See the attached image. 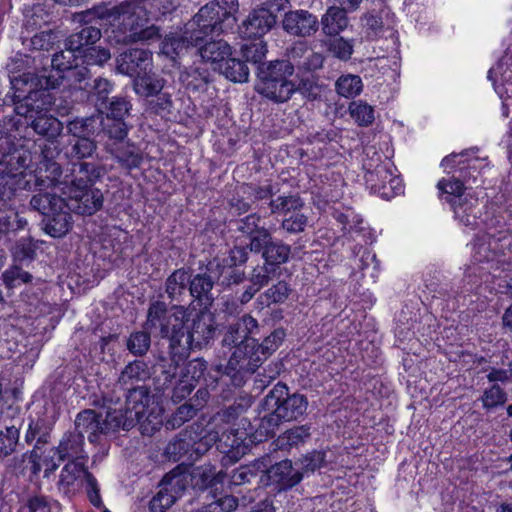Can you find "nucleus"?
Masks as SVG:
<instances>
[{
  "label": "nucleus",
  "mask_w": 512,
  "mask_h": 512,
  "mask_svg": "<svg viewBox=\"0 0 512 512\" xmlns=\"http://www.w3.org/2000/svg\"><path fill=\"white\" fill-rule=\"evenodd\" d=\"M295 65L289 60L276 59L265 61L257 66L258 82L255 90L268 100L280 104L290 100V91Z\"/></svg>",
  "instance_id": "6e6552de"
},
{
  "label": "nucleus",
  "mask_w": 512,
  "mask_h": 512,
  "mask_svg": "<svg viewBox=\"0 0 512 512\" xmlns=\"http://www.w3.org/2000/svg\"><path fill=\"white\" fill-rule=\"evenodd\" d=\"M271 212L282 216L281 224H306L307 217L301 212L304 202L299 195L279 196L270 202Z\"/></svg>",
  "instance_id": "4be33fe9"
},
{
  "label": "nucleus",
  "mask_w": 512,
  "mask_h": 512,
  "mask_svg": "<svg viewBox=\"0 0 512 512\" xmlns=\"http://www.w3.org/2000/svg\"><path fill=\"white\" fill-rule=\"evenodd\" d=\"M102 37L100 27L96 25L82 26L81 29L69 35L64 41V47L75 54L88 46L96 44Z\"/></svg>",
  "instance_id": "72a5a7b5"
},
{
  "label": "nucleus",
  "mask_w": 512,
  "mask_h": 512,
  "mask_svg": "<svg viewBox=\"0 0 512 512\" xmlns=\"http://www.w3.org/2000/svg\"><path fill=\"white\" fill-rule=\"evenodd\" d=\"M179 80L186 90L192 92L205 90L207 84L212 81L207 69L192 66L180 73Z\"/></svg>",
  "instance_id": "a18cd8bd"
},
{
  "label": "nucleus",
  "mask_w": 512,
  "mask_h": 512,
  "mask_svg": "<svg viewBox=\"0 0 512 512\" xmlns=\"http://www.w3.org/2000/svg\"><path fill=\"white\" fill-rule=\"evenodd\" d=\"M87 460L88 458L67 459L68 462L63 466L58 481V488L65 495L74 494L75 482L84 477V471H89L86 466Z\"/></svg>",
  "instance_id": "2f4dec72"
},
{
  "label": "nucleus",
  "mask_w": 512,
  "mask_h": 512,
  "mask_svg": "<svg viewBox=\"0 0 512 512\" xmlns=\"http://www.w3.org/2000/svg\"><path fill=\"white\" fill-rule=\"evenodd\" d=\"M24 267H26V265L12 262L9 268L2 273L1 279L7 288L13 289L22 284L27 285L34 280V276L28 271H25Z\"/></svg>",
  "instance_id": "bf43d9fd"
},
{
  "label": "nucleus",
  "mask_w": 512,
  "mask_h": 512,
  "mask_svg": "<svg viewBox=\"0 0 512 512\" xmlns=\"http://www.w3.org/2000/svg\"><path fill=\"white\" fill-rule=\"evenodd\" d=\"M133 104L127 95L112 96L111 100L99 110L107 119L128 120L132 116Z\"/></svg>",
  "instance_id": "c03bdc74"
},
{
  "label": "nucleus",
  "mask_w": 512,
  "mask_h": 512,
  "mask_svg": "<svg viewBox=\"0 0 512 512\" xmlns=\"http://www.w3.org/2000/svg\"><path fill=\"white\" fill-rule=\"evenodd\" d=\"M277 24V16L269 8L261 6L252 10L249 16L238 26L242 39H259Z\"/></svg>",
  "instance_id": "6ab92c4d"
},
{
  "label": "nucleus",
  "mask_w": 512,
  "mask_h": 512,
  "mask_svg": "<svg viewBox=\"0 0 512 512\" xmlns=\"http://www.w3.org/2000/svg\"><path fill=\"white\" fill-rule=\"evenodd\" d=\"M56 418L49 415L47 411L37 415L36 418H29V424L25 433V442L31 444L35 441L34 447L42 449L51 441V433L54 429Z\"/></svg>",
  "instance_id": "b1692460"
},
{
  "label": "nucleus",
  "mask_w": 512,
  "mask_h": 512,
  "mask_svg": "<svg viewBox=\"0 0 512 512\" xmlns=\"http://www.w3.org/2000/svg\"><path fill=\"white\" fill-rule=\"evenodd\" d=\"M71 57L73 56L67 58L63 51L56 52L50 59L49 67L43 66L37 72L28 71L22 80H17L15 83L20 86L30 84L48 92L57 89L63 84L66 73L72 71Z\"/></svg>",
  "instance_id": "9b49d317"
},
{
  "label": "nucleus",
  "mask_w": 512,
  "mask_h": 512,
  "mask_svg": "<svg viewBox=\"0 0 512 512\" xmlns=\"http://www.w3.org/2000/svg\"><path fill=\"white\" fill-rule=\"evenodd\" d=\"M165 409L161 400L145 410L143 417L139 418V430L144 436H153L161 429L164 422Z\"/></svg>",
  "instance_id": "a19ab883"
},
{
  "label": "nucleus",
  "mask_w": 512,
  "mask_h": 512,
  "mask_svg": "<svg viewBox=\"0 0 512 512\" xmlns=\"http://www.w3.org/2000/svg\"><path fill=\"white\" fill-rule=\"evenodd\" d=\"M189 276V296L193 298L192 302L196 301L200 308H214L215 298L212 293L214 281L211 276L206 273L193 274L190 267Z\"/></svg>",
  "instance_id": "393cba45"
},
{
  "label": "nucleus",
  "mask_w": 512,
  "mask_h": 512,
  "mask_svg": "<svg viewBox=\"0 0 512 512\" xmlns=\"http://www.w3.org/2000/svg\"><path fill=\"white\" fill-rule=\"evenodd\" d=\"M151 334L146 329L132 332L126 338V349L136 357H143L151 347Z\"/></svg>",
  "instance_id": "4d7b16f0"
},
{
  "label": "nucleus",
  "mask_w": 512,
  "mask_h": 512,
  "mask_svg": "<svg viewBox=\"0 0 512 512\" xmlns=\"http://www.w3.org/2000/svg\"><path fill=\"white\" fill-rule=\"evenodd\" d=\"M72 56L75 59L80 58L82 64L99 67H104L112 57L109 48L97 46L96 44L88 46L85 50L82 49L81 51L72 54Z\"/></svg>",
  "instance_id": "603ef678"
},
{
  "label": "nucleus",
  "mask_w": 512,
  "mask_h": 512,
  "mask_svg": "<svg viewBox=\"0 0 512 512\" xmlns=\"http://www.w3.org/2000/svg\"><path fill=\"white\" fill-rule=\"evenodd\" d=\"M132 4L127 0L122 1L117 5L110 6V3L102 1L101 3L92 7L93 13L96 16L98 23L119 20L122 15L127 13L126 8Z\"/></svg>",
  "instance_id": "6e6d98bb"
},
{
  "label": "nucleus",
  "mask_w": 512,
  "mask_h": 512,
  "mask_svg": "<svg viewBox=\"0 0 512 512\" xmlns=\"http://www.w3.org/2000/svg\"><path fill=\"white\" fill-rule=\"evenodd\" d=\"M99 121L101 122V132L103 131L109 139L117 142H121L127 137L131 127L124 119L116 120L104 117L103 119L99 118Z\"/></svg>",
  "instance_id": "774afa93"
},
{
  "label": "nucleus",
  "mask_w": 512,
  "mask_h": 512,
  "mask_svg": "<svg viewBox=\"0 0 512 512\" xmlns=\"http://www.w3.org/2000/svg\"><path fill=\"white\" fill-rule=\"evenodd\" d=\"M249 68L247 62L239 55L233 56L232 46L226 43V79L235 83L247 82Z\"/></svg>",
  "instance_id": "09e8293b"
},
{
  "label": "nucleus",
  "mask_w": 512,
  "mask_h": 512,
  "mask_svg": "<svg viewBox=\"0 0 512 512\" xmlns=\"http://www.w3.org/2000/svg\"><path fill=\"white\" fill-rule=\"evenodd\" d=\"M189 267L174 270L165 280L164 288L169 304H180L189 295Z\"/></svg>",
  "instance_id": "c85d7f7f"
},
{
  "label": "nucleus",
  "mask_w": 512,
  "mask_h": 512,
  "mask_svg": "<svg viewBox=\"0 0 512 512\" xmlns=\"http://www.w3.org/2000/svg\"><path fill=\"white\" fill-rule=\"evenodd\" d=\"M480 401L482 402L483 409L492 411L506 404L508 394L499 384H492L483 391Z\"/></svg>",
  "instance_id": "69168bd1"
},
{
  "label": "nucleus",
  "mask_w": 512,
  "mask_h": 512,
  "mask_svg": "<svg viewBox=\"0 0 512 512\" xmlns=\"http://www.w3.org/2000/svg\"><path fill=\"white\" fill-rule=\"evenodd\" d=\"M41 244L44 241L35 240L31 236L17 239L9 248L12 262L28 267L36 259Z\"/></svg>",
  "instance_id": "473e14b6"
},
{
  "label": "nucleus",
  "mask_w": 512,
  "mask_h": 512,
  "mask_svg": "<svg viewBox=\"0 0 512 512\" xmlns=\"http://www.w3.org/2000/svg\"><path fill=\"white\" fill-rule=\"evenodd\" d=\"M40 90L43 94L33 98L28 96L24 104L17 106L16 116L7 115L0 120V140L8 144L14 152L26 154V162L29 164L32 162V151L29 147L32 141L31 132L53 144L65 129V123L49 113L46 107L53 103V97L48 91Z\"/></svg>",
  "instance_id": "f257e3e1"
},
{
  "label": "nucleus",
  "mask_w": 512,
  "mask_h": 512,
  "mask_svg": "<svg viewBox=\"0 0 512 512\" xmlns=\"http://www.w3.org/2000/svg\"><path fill=\"white\" fill-rule=\"evenodd\" d=\"M248 246L235 245L226 258V286L239 284L245 279L244 267L248 260Z\"/></svg>",
  "instance_id": "7c9ffc66"
},
{
  "label": "nucleus",
  "mask_w": 512,
  "mask_h": 512,
  "mask_svg": "<svg viewBox=\"0 0 512 512\" xmlns=\"http://www.w3.org/2000/svg\"><path fill=\"white\" fill-rule=\"evenodd\" d=\"M227 322L226 345L243 343L251 339L252 329L257 327V321L248 314L243 315L241 318L232 317Z\"/></svg>",
  "instance_id": "f704fd0d"
},
{
  "label": "nucleus",
  "mask_w": 512,
  "mask_h": 512,
  "mask_svg": "<svg viewBox=\"0 0 512 512\" xmlns=\"http://www.w3.org/2000/svg\"><path fill=\"white\" fill-rule=\"evenodd\" d=\"M163 298L164 294L161 292L157 297L150 298L143 328L161 339L168 340V353L174 360L179 346L181 347L184 318L190 306L169 304Z\"/></svg>",
  "instance_id": "39448f33"
},
{
  "label": "nucleus",
  "mask_w": 512,
  "mask_h": 512,
  "mask_svg": "<svg viewBox=\"0 0 512 512\" xmlns=\"http://www.w3.org/2000/svg\"><path fill=\"white\" fill-rule=\"evenodd\" d=\"M230 463L229 460L226 459V464ZM231 464H233L231 462ZM261 464L263 461L261 459L256 460L252 464L241 465L237 468H234L231 472L226 470V478H228V489L232 493L242 494V491H236V487L249 483L252 478H255L258 472H261Z\"/></svg>",
  "instance_id": "ea45409f"
},
{
  "label": "nucleus",
  "mask_w": 512,
  "mask_h": 512,
  "mask_svg": "<svg viewBox=\"0 0 512 512\" xmlns=\"http://www.w3.org/2000/svg\"><path fill=\"white\" fill-rule=\"evenodd\" d=\"M281 26L288 35L299 39L313 37L320 29L317 15L306 9L285 12Z\"/></svg>",
  "instance_id": "f3484780"
},
{
  "label": "nucleus",
  "mask_w": 512,
  "mask_h": 512,
  "mask_svg": "<svg viewBox=\"0 0 512 512\" xmlns=\"http://www.w3.org/2000/svg\"><path fill=\"white\" fill-rule=\"evenodd\" d=\"M388 176V169L382 165H377L373 171H368L365 175L366 183L370 184L371 190L386 200L395 197L393 188L389 186V180L386 181Z\"/></svg>",
  "instance_id": "79ce46f5"
},
{
  "label": "nucleus",
  "mask_w": 512,
  "mask_h": 512,
  "mask_svg": "<svg viewBox=\"0 0 512 512\" xmlns=\"http://www.w3.org/2000/svg\"><path fill=\"white\" fill-rule=\"evenodd\" d=\"M113 89L114 83L111 80L100 76L94 79L90 97L98 111L111 100L110 94Z\"/></svg>",
  "instance_id": "680f3d73"
},
{
  "label": "nucleus",
  "mask_w": 512,
  "mask_h": 512,
  "mask_svg": "<svg viewBox=\"0 0 512 512\" xmlns=\"http://www.w3.org/2000/svg\"><path fill=\"white\" fill-rule=\"evenodd\" d=\"M201 423L204 425V435L192 430L194 460L197 461L201 456L207 453L213 445L217 450L221 447V438L224 435V407H218L214 411L207 410L201 415Z\"/></svg>",
  "instance_id": "ddd939ff"
},
{
  "label": "nucleus",
  "mask_w": 512,
  "mask_h": 512,
  "mask_svg": "<svg viewBox=\"0 0 512 512\" xmlns=\"http://www.w3.org/2000/svg\"><path fill=\"white\" fill-rule=\"evenodd\" d=\"M224 0H214L201 7L197 14L185 26L187 33L200 36V44L204 45L209 35L219 37L224 32V13L220 14Z\"/></svg>",
  "instance_id": "2eb2a0df"
},
{
  "label": "nucleus",
  "mask_w": 512,
  "mask_h": 512,
  "mask_svg": "<svg viewBox=\"0 0 512 512\" xmlns=\"http://www.w3.org/2000/svg\"><path fill=\"white\" fill-rule=\"evenodd\" d=\"M189 476L190 485L194 490H210L207 497L211 496L215 489L221 490L224 482V470L217 472L216 466L211 463L193 467Z\"/></svg>",
  "instance_id": "5701e85b"
},
{
  "label": "nucleus",
  "mask_w": 512,
  "mask_h": 512,
  "mask_svg": "<svg viewBox=\"0 0 512 512\" xmlns=\"http://www.w3.org/2000/svg\"><path fill=\"white\" fill-rule=\"evenodd\" d=\"M8 144L0 140V200H11L17 190H30V180H26V170L30 164L25 156L18 155ZM24 155V153H22ZM12 216L17 214L11 210L0 207V224H11Z\"/></svg>",
  "instance_id": "0eeeda50"
},
{
  "label": "nucleus",
  "mask_w": 512,
  "mask_h": 512,
  "mask_svg": "<svg viewBox=\"0 0 512 512\" xmlns=\"http://www.w3.org/2000/svg\"><path fill=\"white\" fill-rule=\"evenodd\" d=\"M323 46L326 48L334 58L348 62L354 53L355 40L346 39L340 35L329 36L328 39L322 41Z\"/></svg>",
  "instance_id": "3c124183"
},
{
  "label": "nucleus",
  "mask_w": 512,
  "mask_h": 512,
  "mask_svg": "<svg viewBox=\"0 0 512 512\" xmlns=\"http://www.w3.org/2000/svg\"><path fill=\"white\" fill-rule=\"evenodd\" d=\"M29 176L31 189L43 191L48 188H56L62 192L65 184L68 185V176L63 178V168L52 156L51 148L48 145L41 147L39 161L35 169L27 173Z\"/></svg>",
  "instance_id": "f8f14e48"
},
{
  "label": "nucleus",
  "mask_w": 512,
  "mask_h": 512,
  "mask_svg": "<svg viewBox=\"0 0 512 512\" xmlns=\"http://www.w3.org/2000/svg\"><path fill=\"white\" fill-rule=\"evenodd\" d=\"M193 443L192 429H185L167 444L164 454L174 462L181 461L183 464H192L195 462Z\"/></svg>",
  "instance_id": "a878e982"
},
{
  "label": "nucleus",
  "mask_w": 512,
  "mask_h": 512,
  "mask_svg": "<svg viewBox=\"0 0 512 512\" xmlns=\"http://www.w3.org/2000/svg\"><path fill=\"white\" fill-rule=\"evenodd\" d=\"M477 199L469 194L458 195V198L449 200L455 219L463 224H474Z\"/></svg>",
  "instance_id": "de8ad7c7"
},
{
  "label": "nucleus",
  "mask_w": 512,
  "mask_h": 512,
  "mask_svg": "<svg viewBox=\"0 0 512 512\" xmlns=\"http://www.w3.org/2000/svg\"><path fill=\"white\" fill-rule=\"evenodd\" d=\"M290 253L291 249L289 245L272 240L262 254V257L265 260L264 265L269 266L276 271L281 264L288 261Z\"/></svg>",
  "instance_id": "5fc2aeb1"
},
{
  "label": "nucleus",
  "mask_w": 512,
  "mask_h": 512,
  "mask_svg": "<svg viewBox=\"0 0 512 512\" xmlns=\"http://www.w3.org/2000/svg\"><path fill=\"white\" fill-rule=\"evenodd\" d=\"M30 205L33 210L38 211L42 216L44 223L51 224H72V209L66 200L55 193H38L30 200Z\"/></svg>",
  "instance_id": "dca6fc26"
},
{
  "label": "nucleus",
  "mask_w": 512,
  "mask_h": 512,
  "mask_svg": "<svg viewBox=\"0 0 512 512\" xmlns=\"http://www.w3.org/2000/svg\"><path fill=\"white\" fill-rule=\"evenodd\" d=\"M477 199L469 194L458 195V198L449 200L455 219L463 224H474Z\"/></svg>",
  "instance_id": "49530a36"
},
{
  "label": "nucleus",
  "mask_w": 512,
  "mask_h": 512,
  "mask_svg": "<svg viewBox=\"0 0 512 512\" xmlns=\"http://www.w3.org/2000/svg\"><path fill=\"white\" fill-rule=\"evenodd\" d=\"M161 400L157 393H151L150 387L146 385H136L126 388L125 407L128 410L140 412L139 417H143L145 410Z\"/></svg>",
  "instance_id": "cd10ccee"
},
{
  "label": "nucleus",
  "mask_w": 512,
  "mask_h": 512,
  "mask_svg": "<svg viewBox=\"0 0 512 512\" xmlns=\"http://www.w3.org/2000/svg\"><path fill=\"white\" fill-rule=\"evenodd\" d=\"M311 428V424H303L286 430L275 440L276 448L286 452L298 449L311 438Z\"/></svg>",
  "instance_id": "4c0bfd02"
},
{
  "label": "nucleus",
  "mask_w": 512,
  "mask_h": 512,
  "mask_svg": "<svg viewBox=\"0 0 512 512\" xmlns=\"http://www.w3.org/2000/svg\"><path fill=\"white\" fill-rule=\"evenodd\" d=\"M165 84L166 80L154 72L153 68L132 79L135 94L143 100L161 92Z\"/></svg>",
  "instance_id": "e433bc0d"
},
{
  "label": "nucleus",
  "mask_w": 512,
  "mask_h": 512,
  "mask_svg": "<svg viewBox=\"0 0 512 512\" xmlns=\"http://www.w3.org/2000/svg\"><path fill=\"white\" fill-rule=\"evenodd\" d=\"M201 409V403L185 402L177 407V409L166 419L165 426L169 429H176L185 422L196 416Z\"/></svg>",
  "instance_id": "052dcab7"
},
{
  "label": "nucleus",
  "mask_w": 512,
  "mask_h": 512,
  "mask_svg": "<svg viewBox=\"0 0 512 512\" xmlns=\"http://www.w3.org/2000/svg\"><path fill=\"white\" fill-rule=\"evenodd\" d=\"M78 175L62 188V193L75 202L73 211L82 216L94 215L101 210L104 196L96 185L107 174L104 164L95 161H78Z\"/></svg>",
  "instance_id": "20e7f679"
},
{
  "label": "nucleus",
  "mask_w": 512,
  "mask_h": 512,
  "mask_svg": "<svg viewBox=\"0 0 512 512\" xmlns=\"http://www.w3.org/2000/svg\"><path fill=\"white\" fill-rule=\"evenodd\" d=\"M246 42L241 44L239 55L247 62L254 65L264 63L263 59L268 52L267 43L259 39H245Z\"/></svg>",
  "instance_id": "864d4df0"
},
{
  "label": "nucleus",
  "mask_w": 512,
  "mask_h": 512,
  "mask_svg": "<svg viewBox=\"0 0 512 512\" xmlns=\"http://www.w3.org/2000/svg\"><path fill=\"white\" fill-rule=\"evenodd\" d=\"M322 91L323 85L319 83L317 76L297 72L290 91V99L295 93H299L305 100L312 102L321 99Z\"/></svg>",
  "instance_id": "58836bf2"
},
{
  "label": "nucleus",
  "mask_w": 512,
  "mask_h": 512,
  "mask_svg": "<svg viewBox=\"0 0 512 512\" xmlns=\"http://www.w3.org/2000/svg\"><path fill=\"white\" fill-rule=\"evenodd\" d=\"M139 413L124 408H112L106 411L105 418L102 419L104 430L109 433H116L119 430L130 431L139 422Z\"/></svg>",
  "instance_id": "c756f323"
},
{
  "label": "nucleus",
  "mask_w": 512,
  "mask_h": 512,
  "mask_svg": "<svg viewBox=\"0 0 512 512\" xmlns=\"http://www.w3.org/2000/svg\"><path fill=\"white\" fill-rule=\"evenodd\" d=\"M200 308L195 315L190 318L191 313L186 310L184 318L183 337L181 338V347L177 350L174 361L177 363H184L190 355L191 350L201 348L208 345L214 339L218 330V323L216 322L214 308Z\"/></svg>",
  "instance_id": "9d476101"
},
{
  "label": "nucleus",
  "mask_w": 512,
  "mask_h": 512,
  "mask_svg": "<svg viewBox=\"0 0 512 512\" xmlns=\"http://www.w3.org/2000/svg\"><path fill=\"white\" fill-rule=\"evenodd\" d=\"M267 458H262L260 482L265 487L278 493L291 490L303 480V472H298L290 459H284L267 465Z\"/></svg>",
  "instance_id": "4468645a"
},
{
  "label": "nucleus",
  "mask_w": 512,
  "mask_h": 512,
  "mask_svg": "<svg viewBox=\"0 0 512 512\" xmlns=\"http://www.w3.org/2000/svg\"><path fill=\"white\" fill-rule=\"evenodd\" d=\"M116 72L134 79L153 68L152 52L146 48L130 47L115 59Z\"/></svg>",
  "instance_id": "a211bd4d"
},
{
  "label": "nucleus",
  "mask_w": 512,
  "mask_h": 512,
  "mask_svg": "<svg viewBox=\"0 0 512 512\" xmlns=\"http://www.w3.org/2000/svg\"><path fill=\"white\" fill-rule=\"evenodd\" d=\"M182 376L194 384L203 380L204 385L215 391L224 376V370L222 364L211 366L208 369L207 362L204 359L195 358L186 364Z\"/></svg>",
  "instance_id": "aec40b11"
},
{
  "label": "nucleus",
  "mask_w": 512,
  "mask_h": 512,
  "mask_svg": "<svg viewBox=\"0 0 512 512\" xmlns=\"http://www.w3.org/2000/svg\"><path fill=\"white\" fill-rule=\"evenodd\" d=\"M19 62H22V60H16L14 62L13 67V75L10 76V89L13 90V93L11 94L9 91L4 93V91L0 88V108L6 107V106H13L14 107V113L16 114L17 106L20 104H24V100L28 98V96L36 97V95H40L41 90L38 89V87L30 86V84L27 85H16L17 80H22L26 72L20 73V65Z\"/></svg>",
  "instance_id": "412c9836"
},
{
  "label": "nucleus",
  "mask_w": 512,
  "mask_h": 512,
  "mask_svg": "<svg viewBox=\"0 0 512 512\" xmlns=\"http://www.w3.org/2000/svg\"><path fill=\"white\" fill-rule=\"evenodd\" d=\"M200 36H194L187 33V27L181 34L170 32L166 34L160 44L161 53L169 58L174 64L178 63L183 56L191 50L196 49L195 54L200 55L202 60L210 63L214 71L224 74L222 70L224 61V42L222 38L206 41L204 45L200 44Z\"/></svg>",
  "instance_id": "423d86ee"
},
{
  "label": "nucleus",
  "mask_w": 512,
  "mask_h": 512,
  "mask_svg": "<svg viewBox=\"0 0 512 512\" xmlns=\"http://www.w3.org/2000/svg\"><path fill=\"white\" fill-rule=\"evenodd\" d=\"M272 273H275V271L269 266L263 265L255 267L249 279L250 284L241 295L237 297L241 304L249 302L262 287L267 285L270 281V274Z\"/></svg>",
  "instance_id": "37998d69"
},
{
  "label": "nucleus",
  "mask_w": 512,
  "mask_h": 512,
  "mask_svg": "<svg viewBox=\"0 0 512 512\" xmlns=\"http://www.w3.org/2000/svg\"><path fill=\"white\" fill-rule=\"evenodd\" d=\"M41 450L33 447L32 450L23 453L21 458L15 461V468L21 469L23 474L28 471L31 478L37 477L42 469V455L39 453Z\"/></svg>",
  "instance_id": "338daca9"
},
{
  "label": "nucleus",
  "mask_w": 512,
  "mask_h": 512,
  "mask_svg": "<svg viewBox=\"0 0 512 512\" xmlns=\"http://www.w3.org/2000/svg\"><path fill=\"white\" fill-rule=\"evenodd\" d=\"M308 409V398L299 392H291L286 383L279 381L258 404V424L254 439L266 441L284 422L298 421Z\"/></svg>",
  "instance_id": "f03ea898"
},
{
  "label": "nucleus",
  "mask_w": 512,
  "mask_h": 512,
  "mask_svg": "<svg viewBox=\"0 0 512 512\" xmlns=\"http://www.w3.org/2000/svg\"><path fill=\"white\" fill-rule=\"evenodd\" d=\"M173 100L168 92H158L153 96L144 99V111L148 115L160 116L168 119L172 114Z\"/></svg>",
  "instance_id": "8fccbe9b"
},
{
  "label": "nucleus",
  "mask_w": 512,
  "mask_h": 512,
  "mask_svg": "<svg viewBox=\"0 0 512 512\" xmlns=\"http://www.w3.org/2000/svg\"><path fill=\"white\" fill-rule=\"evenodd\" d=\"M101 122L97 116H75L65 122L66 155L70 160H86L98 149Z\"/></svg>",
  "instance_id": "1a4fd4ad"
},
{
  "label": "nucleus",
  "mask_w": 512,
  "mask_h": 512,
  "mask_svg": "<svg viewBox=\"0 0 512 512\" xmlns=\"http://www.w3.org/2000/svg\"><path fill=\"white\" fill-rule=\"evenodd\" d=\"M321 30L326 36H338L349 24L348 13L336 5L329 6L325 13L318 19Z\"/></svg>",
  "instance_id": "c9c22d12"
},
{
  "label": "nucleus",
  "mask_w": 512,
  "mask_h": 512,
  "mask_svg": "<svg viewBox=\"0 0 512 512\" xmlns=\"http://www.w3.org/2000/svg\"><path fill=\"white\" fill-rule=\"evenodd\" d=\"M60 510V504L42 494H34L27 497L21 505L19 512H53Z\"/></svg>",
  "instance_id": "e2e57ef3"
},
{
  "label": "nucleus",
  "mask_w": 512,
  "mask_h": 512,
  "mask_svg": "<svg viewBox=\"0 0 512 512\" xmlns=\"http://www.w3.org/2000/svg\"><path fill=\"white\" fill-rule=\"evenodd\" d=\"M253 403V396L239 391L234 394L226 390V459L238 462L248 454L253 445L262 443L254 439L256 428L245 416Z\"/></svg>",
  "instance_id": "7ed1b4c3"
},
{
  "label": "nucleus",
  "mask_w": 512,
  "mask_h": 512,
  "mask_svg": "<svg viewBox=\"0 0 512 512\" xmlns=\"http://www.w3.org/2000/svg\"><path fill=\"white\" fill-rule=\"evenodd\" d=\"M336 92L345 98H354L363 90L362 79L359 75H341L335 82Z\"/></svg>",
  "instance_id": "0e129e2a"
},
{
  "label": "nucleus",
  "mask_w": 512,
  "mask_h": 512,
  "mask_svg": "<svg viewBox=\"0 0 512 512\" xmlns=\"http://www.w3.org/2000/svg\"><path fill=\"white\" fill-rule=\"evenodd\" d=\"M84 434L78 430L66 431L59 441V444L51 448V452L58 456L59 461H66L70 458H88L84 454Z\"/></svg>",
  "instance_id": "bb28decb"
},
{
  "label": "nucleus",
  "mask_w": 512,
  "mask_h": 512,
  "mask_svg": "<svg viewBox=\"0 0 512 512\" xmlns=\"http://www.w3.org/2000/svg\"><path fill=\"white\" fill-rule=\"evenodd\" d=\"M295 465L298 472H303L305 475L313 474L315 471L326 466V452L324 450H313L299 458Z\"/></svg>",
  "instance_id": "13d9d810"
}]
</instances>
